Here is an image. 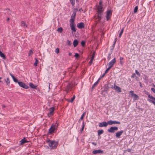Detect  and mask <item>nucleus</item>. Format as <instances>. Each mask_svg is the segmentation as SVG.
I'll list each match as a JSON object with an SVG mask.
<instances>
[{"label": "nucleus", "mask_w": 155, "mask_h": 155, "mask_svg": "<svg viewBox=\"0 0 155 155\" xmlns=\"http://www.w3.org/2000/svg\"><path fill=\"white\" fill-rule=\"evenodd\" d=\"M47 142L51 149L56 148L58 144V142L55 140H48L47 141Z\"/></svg>", "instance_id": "obj_1"}, {"label": "nucleus", "mask_w": 155, "mask_h": 155, "mask_svg": "<svg viewBox=\"0 0 155 155\" xmlns=\"http://www.w3.org/2000/svg\"><path fill=\"white\" fill-rule=\"evenodd\" d=\"M103 12L104 10H97V11L95 16L97 17L98 21H100L102 18Z\"/></svg>", "instance_id": "obj_2"}, {"label": "nucleus", "mask_w": 155, "mask_h": 155, "mask_svg": "<svg viewBox=\"0 0 155 155\" xmlns=\"http://www.w3.org/2000/svg\"><path fill=\"white\" fill-rule=\"evenodd\" d=\"M112 10H107L106 12L105 17L107 21H109L111 18L112 15Z\"/></svg>", "instance_id": "obj_3"}, {"label": "nucleus", "mask_w": 155, "mask_h": 155, "mask_svg": "<svg viewBox=\"0 0 155 155\" xmlns=\"http://www.w3.org/2000/svg\"><path fill=\"white\" fill-rule=\"evenodd\" d=\"M58 127V125L56 126V124H52L51 127L49 129L48 132L50 134L51 133L54 131L56 128Z\"/></svg>", "instance_id": "obj_4"}, {"label": "nucleus", "mask_w": 155, "mask_h": 155, "mask_svg": "<svg viewBox=\"0 0 155 155\" xmlns=\"http://www.w3.org/2000/svg\"><path fill=\"white\" fill-rule=\"evenodd\" d=\"M148 97L150 99H148L147 101L150 102L152 103L155 105V97L150 95H149Z\"/></svg>", "instance_id": "obj_5"}, {"label": "nucleus", "mask_w": 155, "mask_h": 155, "mask_svg": "<svg viewBox=\"0 0 155 155\" xmlns=\"http://www.w3.org/2000/svg\"><path fill=\"white\" fill-rule=\"evenodd\" d=\"M18 83L20 87H22L24 88L27 89H28L29 87L28 85H26L23 82L21 81H19L18 82Z\"/></svg>", "instance_id": "obj_6"}, {"label": "nucleus", "mask_w": 155, "mask_h": 155, "mask_svg": "<svg viewBox=\"0 0 155 155\" xmlns=\"http://www.w3.org/2000/svg\"><path fill=\"white\" fill-rule=\"evenodd\" d=\"M118 128L117 127H112L108 130V131L109 133H114L115 130H117Z\"/></svg>", "instance_id": "obj_7"}, {"label": "nucleus", "mask_w": 155, "mask_h": 155, "mask_svg": "<svg viewBox=\"0 0 155 155\" xmlns=\"http://www.w3.org/2000/svg\"><path fill=\"white\" fill-rule=\"evenodd\" d=\"M70 22V26L71 30L74 32H76V29L75 28V25L74 22L72 20V22Z\"/></svg>", "instance_id": "obj_8"}, {"label": "nucleus", "mask_w": 155, "mask_h": 155, "mask_svg": "<svg viewBox=\"0 0 155 155\" xmlns=\"http://www.w3.org/2000/svg\"><path fill=\"white\" fill-rule=\"evenodd\" d=\"M108 124L109 125H112L113 124H120V123L119 121H113L112 120H110L108 121Z\"/></svg>", "instance_id": "obj_9"}, {"label": "nucleus", "mask_w": 155, "mask_h": 155, "mask_svg": "<svg viewBox=\"0 0 155 155\" xmlns=\"http://www.w3.org/2000/svg\"><path fill=\"white\" fill-rule=\"evenodd\" d=\"M108 122H106L105 121H104L99 124V126L100 127H106L108 125Z\"/></svg>", "instance_id": "obj_10"}, {"label": "nucleus", "mask_w": 155, "mask_h": 155, "mask_svg": "<svg viewBox=\"0 0 155 155\" xmlns=\"http://www.w3.org/2000/svg\"><path fill=\"white\" fill-rule=\"evenodd\" d=\"M116 62L115 58H114L109 63V66L111 68L113 66V65Z\"/></svg>", "instance_id": "obj_11"}, {"label": "nucleus", "mask_w": 155, "mask_h": 155, "mask_svg": "<svg viewBox=\"0 0 155 155\" xmlns=\"http://www.w3.org/2000/svg\"><path fill=\"white\" fill-rule=\"evenodd\" d=\"M97 9L96 10H102L103 8L102 7V1L101 0H100L99 2L98 5L97 6Z\"/></svg>", "instance_id": "obj_12"}, {"label": "nucleus", "mask_w": 155, "mask_h": 155, "mask_svg": "<svg viewBox=\"0 0 155 155\" xmlns=\"http://www.w3.org/2000/svg\"><path fill=\"white\" fill-rule=\"evenodd\" d=\"M136 74H137L139 77H140V72L138 71L137 70H136L135 71V73H134L131 76V77L132 78H134L135 77H136Z\"/></svg>", "instance_id": "obj_13"}, {"label": "nucleus", "mask_w": 155, "mask_h": 155, "mask_svg": "<svg viewBox=\"0 0 155 155\" xmlns=\"http://www.w3.org/2000/svg\"><path fill=\"white\" fill-rule=\"evenodd\" d=\"M103 151L101 150H94L93 151L92 153L94 154H96L97 153H103Z\"/></svg>", "instance_id": "obj_14"}, {"label": "nucleus", "mask_w": 155, "mask_h": 155, "mask_svg": "<svg viewBox=\"0 0 155 155\" xmlns=\"http://www.w3.org/2000/svg\"><path fill=\"white\" fill-rule=\"evenodd\" d=\"M115 84V85H114V87H113V86H112L111 87L112 88H114L115 89V90L117 91V92H121V88H120L117 86V85H115V84Z\"/></svg>", "instance_id": "obj_15"}, {"label": "nucleus", "mask_w": 155, "mask_h": 155, "mask_svg": "<svg viewBox=\"0 0 155 155\" xmlns=\"http://www.w3.org/2000/svg\"><path fill=\"white\" fill-rule=\"evenodd\" d=\"M77 27L79 29H82L84 27V24L83 23L80 22L77 24Z\"/></svg>", "instance_id": "obj_16"}, {"label": "nucleus", "mask_w": 155, "mask_h": 155, "mask_svg": "<svg viewBox=\"0 0 155 155\" xmlns=\"http://www.w3.org/2000/svg\"><path fill=\"white\" fill-rule=\"evenodd\" d=\"M123 132L124 131L123 130H121L120 131L117 132L116 133L115 135L116 137L118 138H120V136L122 135Z\"/></svg>", "instance_id": "obj_17"}, {"label": "nucleus", "mask_w": 155, "mask_h": 155, "mask_svg": "<svg viewBox=\"0 0 155 155\" xmlns=\"http://www.w3.org/2000/svg\"><path fill=\"white\" fill-rule=\"evenodd\" d=\"M25 138H24L23 139H22L19 142L20 144L22 145L25 143H28L29 141H28L27 140L25 139Z\"/></svg>", "instance_id": "obj_18"}, {"label": "nucleus", "mask_w": 155, "mask_h": 155, "mask_svg": "<svg viewBox=\"0 0 155 155\" xmlns=\"http://www.w3.org/2000/svg\"><path fill=\"white\" fill-rule=\"evenodd\" d=\"M54 107H52L50 108L49 110V113L48 114V116L50 117V115L51 116L53 114V113L54 112Z\"/></svg>", "instance_id": "obj_19"}, {"label": "nucleus", "mask_w": 155, "mask_h": 155, "mask_svg": "<svg viewBox=\"0 0 155 155\" xmlns=\"http://www.w3.org/2000/svg\"><path fill=\"white\" fill-rule=\"evenodd\" d=\"M76 15V12H74L72 15L71 16V18L70 20V22H72V20L74 22V19L75 18Z\"/></svg>", "instance_id": "obj_20"}, {"label": "nucleus", "mask_w": 155, "mask_h": 155, "mask_svg": "<svg viewBox=\"0 0 155 155\" xmlns=\"http://www.w3.org/2000/svg\"><path fill=\"white\" fill-rule=\"evenodd\" d=\"M104 90L105 92L107 93L108 91V89L110 87L108 86V84H106L104 85Z\"/></svg>", "instance_id": "obj_21"}, {"label": "nucleus", "mask_w": 155, "mask_h": 155, "mask_svg": "<svg viewBox=\"0 0 155 155\" xmlns=\"http://www.w3.org/2000/svg\"><path fill=\"white\" fill-rule=\"evenodd\" d=\"M100 79V78H99L97 81L92 86V87H91V89L92 90H93V89H94V87H96L97 85V84H98V82H99V80Z\"/></svg>", "instance_id": "obj_22"}, {"label": "nucleus", "mask_w": 155, "mask_h": 155, "mask_svg": "<svg viewBox=\"0 0 155 155\" xmlns=\"http://www.w3.org/2000/svg\"><path fill=\"white\" fill-rule=\"evenodd\" d=\"M29 85L31 88L35 89H37V86L34 85L32 83H29Z\"/></svg>", "instance_id": "obj_23"}, {"label": "nucleus", "mask_w": 155, "mask_h": 155, "mask_svg": "<svg viewBox=\"0 0 155 155\" xmlns=\"http://www.w3.org/2000/svg\"><path fill=\"white\" fill-rule=\"evenodd\" d=\"M21 26L24 28H26L27 27L26 23L24 21H22L21 22Z\"/></svg>", "instance_id": "obj_24"}, {"label": "nucleus", "mask_w": 155, "mask_h": 155, "mask_svg": "<svg viewBox=\"0 0 155 155\" xmlns=\"http://www.w3.org/2000/svg\"><path fill=\"white\" fill-rule=\"evenodd\" d=\"M77 2H78L79 0H76ZM70 2L72 6L74 7L75 4V0H70Z\"/></svg>", "instance_id": "obj_25"}, {"label": "nucleus", "mask_w": 155, "mask_h": 155, "mask_svg": "<svg viewBox=\"0 0 155 155\" xmlns=\"http://www.w3.org/2000/svg\"><path fill=\"white\" fill-rule=\"evenodd\" d=\"M78 44V41L77 39H75L73 42V45L74 47H76Z\"/></svg>", "instance_id": "obj_26"}, {"label": "nucleus", "mask_w": 155, "mask_h": 155, "mask_svg": "<svg viewBox=\"0 0 155 155\" xmlns=\"http://www.w3.org/2000/svg\"><path fill=\"white\" fill-rule=\"evenodd\" d=\"M85 123H84V122H83L82 123V126L81 128V129L80 130V131L81 132V133H82L83 132V131L84 130V127H85Z\"/></svg>", "instance_id": "obj_27"}, {"label": "nucleus", "mask_w": 155, "mask_h": 155, "mask_svg": "<svg viewBox=\"0 0 155 155\" xmlns=\"http://www.w3.org/2000/svg\"><path fill=\"white\" fill-rule=\"evenodd\" d=\"M5 82L6 83V85H7L8 86L10 84V81L9 79V78H8L6 80L5 79Z\"/></svg>", "instance_id": "obj_28"}, {"label": "nucleus", "mask_w": 155, "mask_h": 155, "mask_svg": "<svg viewBox=\"0 0 155 155\" xmlns=\"http://www.w3.org/2000/svg\"><path fill=\"white\" fill-rule=\"evenodd\" d=\"M133 96H134V100H138L139 98V97L136 94H134L133 95Z\"/></svg>", "instance_id": "obj_29"}, {"label": "nucleus", "mask_w": 155, "mask_h": 155, "mask_svg": "<svg viewBox=\"0 0 155 155\" xmlns=\"http://www.w3.org/2000/svg\"><path fill=\"white\" fill-rule=\"evenodd\" d=\"M75 97V95H73L72 98L71 99V100H70L69 99H67V100L68 102H72L74 100Z\"/></svg>", "instance_id": "obj_30"}, {"label": "nucleus", "mask_w": 155, "mask_h": 155, "mask_svg": "<svg viewBox=\"0 0 155 155\" xmlns=\"http://www.w3.org/2000/svg\"><path fill=\"white\" fill-rule=\"evenodd\" d=\"M0 56L3 59H5L6 58L4 54L2 53L1 51H0Z\"/></svg>", "instance_id": "obj_31"}, {"label": "nucleus", "mask_w": 155, "mask_h": 155, "mask_svg": "<svg viewBox=\"0 0 155 155\" xmlns=\"http://www.w3.org/2000/svg\"><path fill=\"white\" fill-rule=\"evenodd\" d=\"M104 131L103 130H98L97 131L98 135H100L101 134H103L104 133Z\"/></svg>", "instance_id": "obj_32"}, {"label": "nucleus", "mask_w": 155, "mask_h": 155, "mask_svg": "<svg viewBox=\"0 0 155 155\" xmlns=\"http://www.w3.org/2000/svg\"><path fill=\"white\" fill-rule=\"evenodd\" d=\"M123 58L122 57H120V63L122 65L124 63V62L123 61Z\"/></svg>", "instance_id": "obj_33"}, {"label": "nucleus", "mask_w": 155, "mask_h": 155, "mask_svg": "<svg viewBox=\"0 0 155 155\" xmlns=\"http://www.w3.org/2000/svg\"><path fill=\"white\" fill-rule=\"evenodd\" d=\"M124 30V28H123L120 31V33L119 34V37L120 38Z\"/></svg>", "instance_id": "obj_34"}, {"label": "nucleus", "mask_w": 155, "mask_h": 155, "mask_svg": "<svg viewBox=\"0 0 155 155\" xmlns=\"http://www.w3.org/2000/svg\"><path fill=\"white\" fill-rule=\"evenodd\" d=\"M35 62L34 63V65L35 66H36L37 65V64H38V61L37 59L36 58H35Z\"/></svg>", "instance_id": "obj_35"}, {"label": "nucleus", "mask_w": 155, "mask_h": 155, "mask_svg": "<svg viewBox=\"0 0 155 155\" xmlns=\"http://www.w3.org/2000/svg\"><path fill=\"white\" fill-rule=\"evenodd\" d=\"M85 114H86V112H84L82 114L80 119L79 120V121H80V120H81L83 119V117H84V115Z\"/></svg>", "instance_id": "obj_36"}, {"label": "nucleus", "mask_w": 155, "mask_h": 155, "mask_svg": "<svg viewBox=\"0 0 155 155\" xmlns=\"http://www.w3.org/2000/svg\"><path fill=\"white\" fill-rule=\"evenodd\" d=\"M57 31L61 33L62 31H63V29L61 27H59L58 28Z\"/></svg>", "instance_id": "obj_37"}, {"label": "nucleus", "mask_w": 155, "mask_h": 155, "mask_svg": "<svg viewBox=\"0 0 155 155\" xmlns=\"http://www.w3.org/2000/svg\"><path fill=\"white\" fill-rule=\"evenodd\" d=\"M33 53V52L32 50H30V51H29V52L28 53V55L29 56H30V55H31V54H32Z\"/></svg>", "instance_id": "obj_38"}, {"label": "nucleus", "mask_w": 155, "mask_h": 155, "mask_svg": "<svg viewBox=\"0 0 155 155\" xmlns=\"http://www.w3.org/2000/svg\"><path fill=\"white\" fill-rule=\"evenodd\" d=\"M59 49L58 48H57L55 50V52L57 54H58L59 53Z\"/></svg>", "instance_id": "obj_39"}, {"label": "nucleus", "mask_w": 155, "mask_h": 155, "mask_svg": "<svg viewBox=\"0 0 155 155\" xmlns=\"http://www.w3.org/2000/svg\"><path fill=\"white\" fill-rule=\"evenodd\" d=\"M111 68L110 67H109L105 71V73H107L108 72V71Z\"/></svg>", "instance_id": "obj_40"}, {"label": "nucleus", "mask_w": 155, "mask_h": 155, "mask_svg": "<svg viewBox=\"0 0 155 155\" xmlns=\"http://www.w3.org/2000/svg\"><path fill=\"white\" fill-rule=\"evenodd\" d=\"M74 56L76 58H78L79 57V55L78 53H76Z\"/></svg>", "instance_id": "obj_41"}, {"label": "nucleus", "mask_w": 155, "mask_h": 155, "mask_svg": "<svg viewBox=\"0 0 155 155\" xmlns=\"http://www.w3.org/2000/svg\"><path fill=\"white\" fill-rule=\"evenodd\" d=\"M134 91H130V94L132 96H133V95L135 94L134 93Z\"/></svg>", "instance_id": "obj_42"}, {"label": "nucleus", "mask_w": 155, "mask_h": 155, "mask_svg": "<svg viewBox=\"0 0 155 155\" xmlns=\"http://www.w3.org/2000/svg\"><path fill=\"white\" fill-rule=\"evenodd\" d=\"M104 90L101 91V94L103 95H104L105 94L104 93Z\"/></svg>", "instance_id": "obj_43"}, {"label": "nucleus", "mask_w": 155, "mask_h": 155, "mask_svg": "<svg viewBox=\"0 0 155 155\" xmlns=\"http://www.w3.org/2000/svg\"><path fill=\"white\" fill-rule=\"evenodd\" d=\"M81 43V45L83 46H84L85 44V41H82Z\"/></svg>", "instance_id": "obj_44"}, {"label": "nucleus", "mask_w": 155, "mask_h": 155, "mask_svg": "<svg viewBox=\"0 0 155 155\" xmlns=\"http://www.w3.org/2000/svg\"><path fill=\"white\" fill-rule=\"evenodd\" d=\"M67 42H68V45L69 46H70L71 45V42L70 41H69V40H68Z\"/></svg>", "instance_id": "obj_45"}, {"label": "nucleus", "mask_w": 155, "mask_h": 155, "mask_svg": "<svg viewBox=\"0 0 155 155\" xmlns=\"http://www.w3.org/2000/svg\"><path fill=\"white\" fill-rule=\"evenodd\" d=\"M93 60H90V61L89 63V64L90 65H91L92 64V63H93Z\"/></svg>", "instance_id": "obj_46"}, {"label": "nucleus", "mask_w": 155, "mask_h": 155, "mask_svg": "<svg viewBox=\"0 0 155 155\" xmlns=\"http://www.w3.org/2000/svg\"><path fill=\"white\" fill-rule=\"evenodd\" d=\"M116 42L115 41H114V44H113V48H112L111 49V50H113L114 48V46H115V45L116 44Z\"/></svg>", "instance_id": "obj_47"}, {"label": "nucleus", "mask_w": 155, "mask_h": 155, "mask_svg": "<svg viewBox=\"0 0 155 155\" xmlns=\"http://www.w3.org/2000/svg\"><path fill=\"white\" fill-rule=\"evenodd\" d=\"M135 79L137 81H138L139 80V78L138 77H137V76L136 75V77H135Z\"/></svg>", "instance_id": "obj_48"}, {"label": "nucleus", "mask_w": 155, "mask_h": 155, "mask_svg": "<svg viewBox=\"0 0 155 155\" xmlns=\"http://www.w3.org/2000/svg\"><path fill=\"white\" fill-rule=\"evenodd\" d=\"M144 92H145V93L148 95V96L149 95H150V94L149 93V92H148L147 91H144Z\"/></svg>", "instance_id": "obj_49"}, {"label": "nucleus", "mask_w": 155, "mask_h": 155, "mask_svg": "<svg viewBox=\"0 0 155 155\" xmlns=\"http://www.w3.org/2000/svg\"><path fill=\"white\" fill-rule=\"evenodd\" d=\"M111 55V53H109V54H108V60H109L110 58V55Z\"/></svg>", "instance_id": "obj_50"}, {"label": "nucleus", "mask_w": 155, "mask_h": 155, "mask_svg": "<svg viewBox=\"0 0 155 155\" xmlns=\"http://www.w3.org/2000/svg\"><path fill=\"white\" fill-rule=\"evenodd\" d=\"M151 91L154 93H155V89L153 88H151Z\"/></svg>", "instance_id": "obj_51"}, {"label": "nucleus", "mask_w": 155, "mask_h": 155, "mask_svg": "<svg viewBox=\"0 0 155 155\" xmlns=\"http://www.w3.org/2000/svg\"><path fill=\"white\" fill-rule=\"evenodd\" d=\"M13 81L15 82H16V83H17V82L18 83V79H16V78H15L14 80H13Z\"/></svg>", "instance_id": "obj_52"}, {"label": "nucleus", "mask_w": 155, "mask_h": 155, "mask_svg": "<svg viewBox=\"0 0 155 155\" xmlns=\"http://www.w3.org/2000/svg\"><path fill=\"white\" fill-rule=\"evenodd\" d=\"M106 74V73H105V72L104 74H103L101 76V78H102L104 77V76H105V74Z\"/></svg>", "instance_id": "obj_53"}, {"label": "nucleus", "mask_w": 155, "mask_h": 155, "mask_svg": "<svg viewBox=\"0 0 155 155\" xmlns=\"http://www.w3.org/2000/svg\"><path fill=\"white\" fill-rule=\"evenodd\" d=\"M138 6H136L135 7L134 10H138Z\"/></svg>", "instance_id": "obj_54"}, {"label": "nucleus", "mask_w": 155, "mask_h": 155, "mask_svg": "<svg viewBox=\"0 0 155 155\" xmlns=\"http://www.w3.org/2000/svg\"><path fill=\"white\" fill-rule=\"evenodd\" d=\"M92 143L94 145H95V146H96V145H97L96 143H94V142H92Z\"/></svg>", "instance_id": "obj_55"}, {"label": "nucleus", "mask_w": 155, "mask_h": 155, "mask_svg": "<svg viewBox=\"0 0 155 155\" xmlns=\"http://www.w3.org/2000/svg\"><path fill=\"white\" fill-rule=\"evenodd\" d=\"M94 58V55H93L91 57V60H93Z\"/></svg>", "instance_id": "obj_56"}, {"label": "nucleus", "mask_w": 155, "mask_h": 155, "mask_svg": "<svg viewBox=\"0 0 155 155\" xmlns=\"http://www.w3.org/2000/svg\"><path fill=\"white\" fill-rule=\"evenodd\" d=\"M140 86L141 87H143V86H142V84H141V83L140 82Z\"/></svg>", "instance_id": "obj_57"}, {"label": "nucleus", "mask_w": 155, "mask_h": 155, "mask_svg": "<svg viewBox=\"0 0 155 155\" xmlns=\"http://www.w3.org/2000/svg\"><path fill=\"white\" fill-rule=\"evenodd\" d=\"M10 75H11V76L12 77V78L14 76L11 73H10Z\"/></svg>", "instance_id": "obj_58"}, {"label": "nucleus", "mask_w": 155, "mask_h": 155, "mask_svg": "<svg viewBox=\"0 0 155 155\" xmlns=\"http://www.w3.org/2000/svg\"><path fill=\"white\" fill-rule=\"evenodd\" d=\"M137 11L138 10H134V13H136L137 12Z\"/></svg>", "instance_id": "obj_59"}, {"label": "nucleus", "mask_w": 155, "mask_h": 155, "mask_svg": "<svg viewBox=\"0 0 155 155\" xmlns=\"http://www.w3.org/2000/svg\"><path fill=\"white\" fill-rule=\"evenodd\" d=\"M72 55V54L71 53H69V55L70 56H71Z\"/></svg>", "instance_id": "obj_60"}, {"label": "nucleus", "mask_w": 155, "mask_h": 155, "mask_svg": "<svg viewBox=\"0 0 155 155\" xmlns=\"http://www.w3.org/2000/svg\"><path fill=\"white\" fill-rule=\"evenodd\" d=\"M12 78L13 79V80H14L15 78H16L14 76Z\"/></svg>", "instance_id": "obj_61"}, {"label": "nucleus", "mask_w": 155, "mask_h": 155, "mask_svg": "<svg viewBox=\"0 0 155 155\" xmlns=\"http://www.w3.org/2000/svg\"><path fill=\"white\" fill-rule=\"evenodd\" d=\"M117 41V38H115V39H114V41H115L116 42Z\"/></svg>", "instance_id": "obj_62"}, {"label": "nucleus", "mask_w": 155, "mask_h": 155, "mask_svg": "<svg viewBox=\"0 0 155 155\" xmlns=\"http://www.w3.org/2000/svg\"><path fill=\"white\" fill-rule=\"evenodd\" d=\"M2 107H5V105H2Z\"/></svg>", "instance_id": "obj_63"}, {"label": "nucleus", "mask_w": 155, "mask_h": 155, "mask_svg": "<svg viewBox=\"0 0 155 155\" xmlns=\"http://www.w3.org/2000/svg\"><path fill=\"white\" fill-rule=\"evenodd\" d=\"M128 152H130V149H128Z\"/></svg>", "instance_id": "obj_64"}]
</instances>
